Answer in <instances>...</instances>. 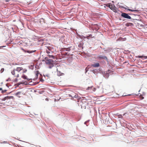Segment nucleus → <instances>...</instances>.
<instances>
[{
	"mask_svg": "<svg viewBox=\"0 0 147 147\" xmlns=\"http://www.w3.org/2000/svg\"><path fill=\"white\" fill-rule=\"evenodd\" d=\"M46 63L49 65V67L51 68L53 66V61L51 59H46L45 58Z\"/></svg>",
	"mask_w": 147,
	"mask_h": 147,
	"instance_id": "obj_1",
	"label": "nucleus"
},
{
	"mask_svg": "<svg viewBox=\"0 0 147 147\" xmlns=\"http://www.w3.org/2000/svg\"><path fill=\"white\" fill-rule=\"evenodd\" d=\"M18 73H25L27 71V69H23L22 67H17L16 69H15Z\"/></svg>",
	"mask_w": 147,
	"mask_h": 147,
	"instance_id": "obj_2",
	"label": "nucleus"
},
{
	"mask_svg": "<svg viewBox=\"0 0 147 147\" xmlns=\"http://www.w3.org/2000/svg\"><path fill=\"white\" fill-rule=\"evenodd\" d=\"M107 6L115 12H117L118 9L113 4H107Z\"/></svg>",
	"mask_w": 147,
	"mask_h": 147,
	"instance_id": "obj_3",
	"label": "nucleus"
},
{
	"mask_svg": "<svg viewBox=\"0 0 147 147\" xmlns=\"http://www.w3.org/2000/svg\"><path fill=\"white\" fill-rule=\"evenodd\" d=\"M70 48H65L62 51V52H61V54L64 55H69V54L68 53V52L67 53H66V52L65 53L64 52L65 51H70Z\"/></svg>",
	"mask_w": 147,
	"mask_h": 147,
	"instance_id": "obj_4",
	"label": "nucleus"
},
{
	"mask_svg": "<svg viewBox=\"0 0 147 147\" xmlns=\"http://www.w3.org/2000/svg\"><path fill=\"white\" fill-rule=\"evenodd\" d=\"M11 73L15 77L18 78L19 77V74L17 72L15 69H14L13 70L11 71Z\"/></svg>",
	"mask_w": 147,
	"mask_h": 147,
	"instance_id": "obj_5",
	"label": "nucleus"
},
{
	"mask_svg": "<svg viewBox=\"0 0 147 147\" xmlns=\"http://www.w3.org/2000/svg\"><path fill=\"white\" fill-rule=\"evenodd\" d=\"M121 16L124 18L130 19H131V17L128 15V14L125 13H122L121 14Z\"/></svg>",
	"mask_w": 147,
	"mask_h": 147,
	"instance_id": "obj_6",
	"label": "nucleus"
},
{
	"mask_svg": "<svg viewBox=\"0 0 147 147\" xmlns=\"http://www.w3.org/2000/svg\"><path fill=\"white\" fill-rule=\"evenodd\" d=\"M97 58L99 59H106L107 60V58L105 56H102V55H99L97 56Z\"/></svg>",
	"mask_w": 147,
	"mask_h": 147,
	"instance_id": "obj_7",
	"label": "nucleus"
},
{
	"mask_svg": "<svg viewBox=\"0 0 147 147\" xmlns=\"http://www.w3.org/2000/svg\"><path fill=\"white\" fill-rule=\"evenodd\" d=\"M87 90H89L90 91L92 90V91L94 92L96 90V89L93 86H92L90 87H88L86 89Z\"/></svg>",
	"mask_w": 147,
	"mask_h": 147,
	"instance_id": "obj_8",
	"label": "nucleus"
},
{
	"mask_svg": "<svg viewBox=\"0 0 147 147\" xmlns=\"http://www.w3.org/2000/svg\"><path fill=\"white\" fill-rule=\"evenodd\" d=\"M61 69V68L60 67H58V68H57V70L58 73L59 72V74H62L63 73L62 72V71Z\"/></svg>",
	"mask_w": 147,
	"mask_h": 147,
	"instance_id": "obj_9",
	"label": "nucleus"
},
{
	"mask_svg": "<svg viewBox=\"0 0 147 147\" xmlns=\"http://www.w3.org/2000/svg\"><path fill=\"white\" fill-rule=\"evenodd\" d=\"M13 97L12 96H7V97H5L3 98V100H5L7 99H10L11 98H12Z\"/></svg>",
	"mask_w": 147,
	"mask_h": 147,
	"instance_id": "obj_10",
	"label": "nucleus"
},
{
	"mask_svg": "<svg viewBox=\"0 0 147 147\" xmlns=\"http://www.w3.org/2000/svg\"><path fill=\"white\" fill-rule=\"evenodd\" d=\"M126 9L131 11H139L138 9H136V8L134 9V10L127 8Z\"/></svg>",
	"mask_w": 147,
	"mask_h": 147,
	"instance_id": "obj_11",
	"label": "nucleus"
},
{
	"mask_svg": "<svg viewBox=\"0 0 147 147\" xmlns=\"http://www.w3.org/2000/svg\"><path fill=\"white\" fill-rule=\"evenodd\" d=\"M92 66L94 67H98L100 66V65L99 63H97L94 64H93Z\"/></svg>",
	"mask_w": 147,
	"mask_h": 147,
	"instance_id": "obj_12",
	"label": "nucleus"
},
{
	"mask_svg": "<svg viewBox=\"0 0 147 147\" xmlns=\"http://www.w3.org/2000/svg\"><path fill=\"white\" fill-rule=\"evenodd\" d=\"M21 77L24 79L27 80H28V79L27 78V76L24 74H23L22 75V76H21Z\"/></svg>",
	"mask_w": 147,
	"mask_h": 147,
	"instance_id": "obj_13",
	"label": "nucleus"
},
{
	"mask_svg": "<svg viewBox=\"0 0 147 147\" xmlns=\"http://www.w3.org/2000/svg\"><path fill=\"white\" fill-rule=\"evenodd\" d=\"M83 44L82 43H80L78 45V47L80 48V49H83Z\"/></svg>",
	"mask_w": 147,
	"mask_h": 147,
	"instance_id": "obj_14",
	"label": "nucleus"
},
{
	"mask_svg": "<svg viewBox=\"0 0 147 147\" xmlns=\"http://www.w3.org/2000/svg\"><path fill=\"white\" fill-rule=\"evenodd\" d=\"M109 70H108V72L105 75V77L106 78H108L109 76Z\"/></svg>",
	"mask_w": 147,
	"mask_h": 147,
	"instance_id": "obj_15",
	"label": "nucleus"
},
{
	"mask_svg": "<svg viewBox=\"0 0 147 147\" xmlns=\"http://www.w3.org/2000/svg\"><path fill=\"white\" fill-rule=\"evenodd\" d=\"M119 39L121 41H124V40H126V39L125 38H122L121 37H120L119 38Z\"/></svg>",
	"mask_w": 147,
	"mask_h": 147,
	"instance_id": "obj_16",
	"label": "nucleus"
},
{
	"mask_svg": "<svg viewBox=\"0 0 147 147\" xmlns=\"http://www.w3.org/2000/svg\"><path fill=\"white\" fill-rule=\"evenodd\" d=\"M138 57L140 58H142V57H144L145 59H147V56H138Z\"/></svg>",
	"mask_w": 147,
	"mask_h": 147,
	"instance_id": "obj_17",
	"label": "nucleus"
},
{
	"mask_svg": "<svg viewBox=\"0 0 147 147\" xmlns=\"http://www.w3.org/2000/svg\"><path fill=\"white\" fill-rule=\"evenodd\" d=\"M36 51H27V52L28 53H33V52H35Z\"/></svg>",
	"mask_w": 147,
	"mask_h": 147,
	"instance_id": "obj_18",
	"label": "nucleus"
},
{
	"mask_svg": "<svg viewBox=\"0 0 147 147\" xmlns=\"http://www.w3.org/2000/svg\"><path fill=\"white\" fill-rule=\"evenodd\" d=\"M35 73H36V76H37L38 75V74H39V71H36V72Z\"/></svg>",
	"mask_w": 147,
	"mask_h": 147,
	"instance_id": "obj_19",
	"label": "nucleus"
},
{
	"mask_svg": "<svg viewBox=\"0 0 147 147\" xmlns=\"http://www.w3.org/2000/svg\"><path fill=\"white\" fill-rule=\"evenodd\" d=\"M35 73H36V76H37L38 75V74H39V71H36V72Z\"/></svg>",
	"mask_w": 147,
	"mask_h": 147,
	"instance_id": "obj_20",
	"label": "nucleus"
},
{
	"mask_svg": "<svg viewBox=\"0 0 147 147\" xmlns=\"http://www.w3.org/2000/svg\"><path fill=\"white\" fill-rule=\"evenodd\" d=\"M35 73H36V76H37L38 75V74H39V71H36V72Z\"/></svg>",
	"mask_w": 147,
	"mask_h": 147,
	"instance_id": "obj_21",
	"label": "nucleus"
},
{
	"mask_svg": "<svg viewBox=\"0 0 147 147\" xmlns=\"http://www.w3.org/2000/svg\"><path fill=\"white\" fill-rule=\"evenodd\" d=\"M49 57L51 58H54V56H53V55H49Z\"/></svg>",
	"mask_w": 147,
	"mask_h": 147,
	"instance_id": "obj_22",
	"label": "nucleus"
},
{
	"mask_svg": "<svg viewBox=\"0 0 147 147\" xmlns=\"http://www.w3.org/2000/svg\"><path fill=\"white\" fill-rule=\"evenodd\" d=\"M118 118H123V116L121 115H119L118 116Z\"/></svg>",
	"mask_w": 147,
	"mask_h": 147,
	"instance_id": "obj_23",
	"label": "nucleus"
},
{
	"mask_svg": "<svg viewBox=\"0 0 147 147\" xmlns=\"http://www.w3.org/2000/svg\"><path fill=\"white\" fill-rule=\"evenodd\" d=\"M4 71V69L3 68H2L0 70L1 73H2Z\"/></svg>",
	"mask_w": 147,
	"mask_h": 147,
	"instance_id": "obj_24",
	"label": "nucleus"
},
{
	"mask_svg": "<svg viewBox=\"0 0 147 147\" xmlns=\"http://www.w3.org/2000/svg\"><path fill=\"white\" fill-rule=\"evenodd\" d=\"M6 91H7V90H2V93H4L5 92H6Z\"/></svg>",
	"mask_w": 147,
	"mask_h": 147,
	"instance_id": "obj_25",
	"label": "nucleus"
},
{
	"mask_svg": "<svg viewBox=\"0 0 147 147\" xmlns=\"http://www.w3.org/2000/svg\"><path fill=\"white\" fill-rule=\"evenodd\" d=\"M89 36H90V37H91L92 36V35L91 34ZM89 37V36H88L87 37L88 38V37Z\"/></svg>",
	"mask_w": 147,
	"mask_h": 147,
	"instance_id": "obj_26",
	"label": "nucleus"
},
{
	"mask_svg": "<svg viewBox=\"0 0 147 147\" xmlns=\"http://www.w3.org/2000/svg\"><path fill=\"white\" fill-rule=\"evenodd\" d=\"M5 46H1V47H0V48H1V47H5Z\"/></svg>",
	"mask_w": 147,
	"mask_h": 147,
	"instance_id": "obj_27",
	"label": "nucleus"
},
{
	"mask_svg": "<svg viewBox=\"0 0 147 147\" xmlns=\"http://www.w3.org/2000/svg\"><path fill=\"white\" fill-rule=\"evenodd\" d=\"M47 53H50V52H48V51H47Z\"/></svg>",
	"mask_w": 147,
	"mask_h": 147,
	"instance_id": "obj_28",
	"label": "nucleus"
},
{
	"mask_svg": "<svg viewBox=\"0 0 147 147\" xmlns=\"http://www.w3.org/2000/svg\"><path fill=\"white\" fill-rule=\"evenodd\" d=\"M2 90V89L1 88H0V90Z\"/></svg>",
	"mask_w": 147,
	"mask_h": 147,
	"instance_id": "obj_29",
	"label": "nucleus"
}]
</instances>
